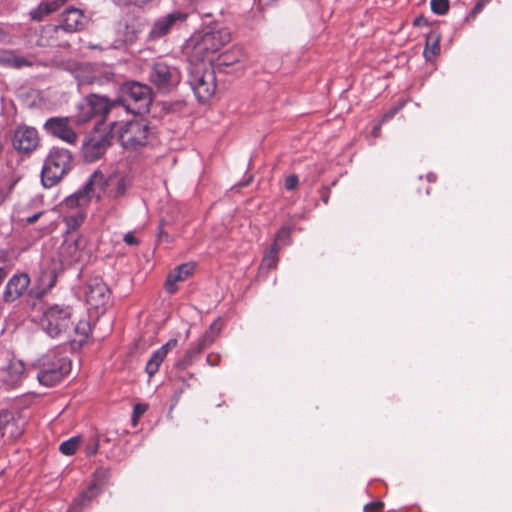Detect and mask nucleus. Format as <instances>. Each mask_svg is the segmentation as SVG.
Listing matches in <instances>:
<instances>
[{"label":"nucleus","instance_id":"14","mask_svg":"<svg viewBox=\"0 0 512 512\" xmlns=\"http://www.w3.org/2000/svg\"><path fill=\"white\" fill-rule=\"evenodd\" d=\"M110 299L108 286L100 278H93L87 284L86 302L91 308H104Z\"/></svg>","mask_w":512,"mask_h":512},{"label":"nucleus","instance_id":"24","mask_svg":"<svg viewBox=\"0 0 512 512\" xmlns=\"http://www.w3.org/2000/svg\"><path fill=\"white\" fill-rule=\"evenodd\" d=\"M69 69L80 85L93 84L99 80L94 74L93 65L89 63H73Z\"/></svg>","mask_w":512,"mask_h":512},{"label":"nucleus","instance_id":"11","mask_svg":"<svg viewBox=\"0 0 512 512\" xmlns=\"http://www.w3.org/2000/svg\"><path fill=\"white\" fill-rule=\"evenodd\" d=\"M24 370L21 360L10 358L8 352L0 350V382L15 386L21 381Z\"/></svg>","mask_w":512,"mask_h":512},{"label":"nucleus","instance_id":"47","mask_svg":"<svg viewBox=\"0 0 512 512\" xmlns=\"http://www.w3.org/2000/svg\"><path fill=\"white\" fill-rule=\"evenodd\" d=\"M399 108H394L391 111L385 113L382 117L381 123L387 122L388 120L392 119L394 115L398 112Z\"/></svg>","mask_w":512,"mask_h":512},{"label":"nucleus","instance_id":"45","mask_svg":"<svg viewBox=\"0 0 512 512\" xmlns=\"http://www.w3.org/2000/svg\"><path fill=\"white\" fill-rule=\"evenodd\" d=\"M124 242L128 245H136L138 244V240L132 233H126L123 238Z\"/></svg>","mask_w":512,"mask_h":512},{"label":"nucleus","instance_id":"3","mask_svg":"<svg viewBox=\"0 0 512 512\" xmlns=\"http://www.w3.org/2000/svg\"><path fill=\"white\" fill-rule=\"evenodd\" d=\"M188 83L199 102L208 101L216 90L215 72L210 63L189 58Z\"/></svg>","mask_w":512,"mask_h":512},{"label":"nucleus","instance_id":"21","mask_svg":"<svg viewBox=\"0 0 512 512\" xmlns=\"http://www.w3.org/2000/svg\"><path fill=\"white\" fill-rule=\"evenodd\" d=\"M86 99L92 104V112L99 120H103L110 111L121 107L120 101H110L107 97L97 94H90Z\"/></svg>","mask_w":512,"mask_h":512},{"label":"nucleus","instance_id":"20","mask_svg":"<svg viewBox=\"0 0 512 512\" xmlns=\"http://www.w3.org/2000/svg\"><path fill=\"white\" fill-rule=\"evenodd\" d=\"M177 344H178V339L171 338L164 345H162L159 349H157L156 351H154L152 353V355H151L150 359L148 360L146 367H145V371L150 377H152L153 375H155L158 372L160 365L166 358L167 354L172 349H174L177 346Z\"/></svg>","mask_w":512,"mask_h":512},{"label":"nucleus","instance_id":"9","mask_svg":"<svg viewBox=\"0 0 512 512\" xmlns=\"http://www.w3.org/2000/svg\"><path fill=\"white\" fill-rule=\"evenodd\" d=\"M96 190H103V173L95 171L82 189L68 196L63 204V211L86 210Z\"/></svg>","mask_w":512,"mask_h":512},{"label":"nucleus","instance_id":"15","mask_svg":"<svg viewBox=\"0 0 512 512\" xmlns=\"http://www.w3.org/2000/svg\"><path fill=\"white\" fill-rule=\"evenodd\" d=\"M88 18L82 10L70 7L66 9L60 19V24L54 27V30L58 32L63 30L65 32H76L81 30L87 23Z\"/></svg>","mask_w":512,"mask_h":512},{"label":"nucleus","instance_id":"32","mask_svg":"<svg viewBox=\"0 0 512 512\" xmlns=\"http://www.w3.org/2000/svg\"><path fill=\"white\" fill-rule=\"evenodd\" d=\"M56 278L57 275L54 269H45L39 276V286L43 289V291H47L55 285Z\"/></svg>","mask_w":512,"mask_h":512},{"label":"nucleus","instance_id":"37","mask_svg":"<svg viewBox=\"0 0 512 512\" xmlns=\"http://www.w3.org/2000/svg\"><path fill=\"white\" fill-rule=\"evenodd\" d=\"M10 423H13L14 425L13 426H10L8 429H6L5 427H3L2 429V432L0 433V435H4V434H9V436L11 438H17L18 436L21 435L22 433V429L18 427L17 423L15 422L14 418L12 417V420L10 421ZM4 426H6L4 424Z\"/></svg>","mask_w":512,"mask_h":512},{"label":"nucleus","instance_id":"48","mask_svg":"<svg viewBox=\"0 0 512 512\" xmlns=\"http://www.w3.org/2000/svg\"><path fill=\"white\" fill-rule=\"evenodd\" d=\"M41 214H42L41 212L33 214V215L27 217L26 220H27L28 223H34V222H36L39 219Z\"/></svg>","mask_w":512,"mask_h":512},{"label":"nucleus","instance_id":"6","mask_svg":"<svg viewBox=\"0 0 512 512\" xmlns=\"http://www.w3.org/2000/svg\"><path fill=\"white\" fill-rule=\"evenodd\" d=\"M71 370L67 357L50 352L39 360L37 379L40 384L51 387L58 384Z\"/></svg>","mask_w":512,"mask_h":512},{"label":"nucleus","instance_id":"5","mask_svg":"<svg viewBox=\"0 0 512 512\" xmlns=\"http://www.w3.org/2000/svg\"><path fill=\"white\" fill-rule=\"evenodd\" d=\"M148 77L160 92L167 93L178 86L182 75L175 60L158 58L151 65Z\"/></svg>","mask_w":512,"mask_h":512},{"label":"nucleus","instance_id":"51","mask_svg":"<svg viewBox=\"0 0 512 512\" xmlns=\"http://www.w3.org/2000/svg\"><path fill=\"white\" fill-rule=\"evenodd\" d=\"M382 123L376 125L373 130H372V134L374 137H378L379 134H380V126H381Z\"/></svg>","mask_w":512,"mask_h":512},{"label":"nucleus","instance_id":"16","mask_svg":"<svg viewBox=\"0 0 512 512\" xmlns=\"http://www.w3.org/2000/svg\"><path fill=\"white\" fill-rule=\"evenodd\" d=\"M44 127L48 133L62 139L67 143L72 144L77 139V134L70 126V120L68 118H50L46 121Z\"/></svg>","mask_w":512,"mask_h":512},{"label":"nucleus","instance_id":"26","mask_svg":"<svg viewBox=\"0 0 512 512\" xmlns=\"http://www.w3.org/2000/svg\"><path fill=\"white\" fill-rule=\"evenodd\" d=\"M66 0L42 1L35 9L30 11V16L35 21H42L44 17L58 10Z\"/></svg>","mask_w":512,"mask_h":512},{"label":"nucleus","instance_id":"39","mask_svg":"<svg viewBox=\"0 0 512 512\" xmlns=\"http://www.w3.org/2000/svg\"><path fill=\"white\" fill-rule=\"evenodd\" d=\"M11 37V26L9 24L0 23V44L8 43Z\"/></svg>","mask_w":512,"mask_h":512},{"label":"nucleus","instance_id":"13","mask_svg":"<svg viewBox=\"0 0 512 512\" xmlns=\"http://www.w3.org/2000/svg\"><path fill=\"white\" fill-rule=\"evenodd\" d=\"M187 14L180 10L172 11L171 13L157 19L151 30L149 31V38L151 40L159 39L167 35L171 29L177 24L185 22Z\"/></svg>","mask_w":512,"mask_h":512},{"label":"nucleus","instance_id":"1","mask_svg":"<svg viewBox=\"0 0 512 512\" xmlns=\"http://www.w3.org/2000/svg\"><path fill=\"white\" fill-rule=\"evenodd\" d=\"M231 39V33L227 28H208L202 32L194 33L186 43L190 59L213 61L212 55L218 52Z\"/></svg>","mask_w":512,"mask_h":512},{"label":"nucleus","instance_id":"2","mask_svg":"<svg viewBox=\"0 0 512 512\" xmlns=\"http://www.w3.org/2000/svg\"><path fill=\"white\" fill-rule=\"evenodd\" d=\"M110 133L117 136L121 146L129 150H137L153 144L156 139L155 127L145 119H135L128 122H113Z\"/></svg>","mask_w":512,"mask_h":512},{"label":"nucleus","instance_id":"53","mask_svg":"<svg viewBox=\"0 0 512 512\" xmlns=\"http://www.w3.org/2000/svg\"><path fill=\"white\" fill-rule=\"evenodd\" d=\"M323 201H324L325 203H327L328 198H327V197H324Z\"/></svg>","mask_w":512,"mask_h":512},{"label":"nucleus","instance_id":"10","mask_svg":"<svg viewBox=\"0 0 512 512\" xmlns=\"http://www.w3.org/2000/svg\"><path fill=\"white\" fill-rule=\"evenodd\" d=\"M87 241L81 235L70 234L66 237L59 250L60 261L63 266L85 264L90 259Z\"/></svg>","mask_w":512,"mask_h":512},{"label":"nucleus","instance_id":"19","mask_svg":"<svg viewBox=\"0 0 512 512\" xmlns=\"http://www.w3.org/2000/svg\"><path fill=\"white\" fill-rule=\"evenodd\" d=\"M30 278L25 273L13 275L6 284L3 298L6 302H13L20 298L28 289Z\"/></svg>","mask_w":512,"mask_h":512},{"label":"nucleus","instance_id":"31","mask_svg":"<svg viewBox=\"0 0 512 512\" xmlns=\"http://www.w3.org/2000/svg\"><path fill=\"white\" fill-rule=\"evenodd\" d=\"M90 332V327L87 322H78L71 328V337L69 338L72 342L82 343L86 340Z\"/></svg>","mask_w":512,"mask_h":512},{"label":"nucleus","instance_id":"23","mask_svg":"<svg viewBox=\"0 0 512 512\" xmlns=\"http://www.w3.org/2000/svg\"><path fill=\"white\" fill-rule=\"evenodd\" d=\"M193 263H184L171 271L165 282V289L169 293H174L177 290L176 283L186 280L194 271Z\"/></svg>","mask_w":512,"mask_h":512},{"label":"nucleus","instance_id":"34","mask_svg":"<svg viewBox=\"0 0 512 512\" xmlns=\"http://www.w3.org/2000/svg\"><path fill=\"white\" fill-rule=\"evenodd\" d=\"M241 58V51L237 49L236 51L229 53L225 52L218 56L217 58V66H230L234 63H237L240 61Z\"/></svg>","mask_w":512,"mask_h":512},{"label":"nucleus","instance_id":"52","mask_svg":"<svg viewBox=\"0 0 512 512\" xmlns=\"http://www.w3.org/2000/svg\"><path fill=\"white\" fill-rule=\"evenodd\" d=\"M427 180L430 181V182L435 181L436 180V175L433 174V173H429L427 175Z\"/></svg>","mask_w":512,"mask_h":512},{"label":"nucleus","instance_id":"40","mask_svg":"<svg viewBox=\"0 0 512 512\" xmlns=\"http://www.w3.org/2000/svg\"><path fill=\"white\" fill-rule=\"evenodd\" d=\"M146 410H147V405H145V404H136L134 406L133 417H132V421H133L134 425L138 421V418L141 415H143L146 412Z\"/></svg>","mask_w":512,"mask_h":512},{"label":"nucleus","instance_id":"29","mask_svg":"<svg viewBox=\"0 0 512 512\" xmlns=\"http://www.w3.org/2000/svg\"><path fill=\"white\" fill-rule=\"evenodd\" d=\"M92 104L88 103L87 99L84 98L77 105V112L74 116L75 122L78 124H84L94 118L95 115L92 112L91 106Z\"/></svg>","mask_w":512,"mask_h":512},{"label":"nucleus","instance_id":"22","mask_svg":"<svg viewBox=\"0 0 512 512\" xmlns=\"http://www.w3.org/2000/svg\"><path fill=\"white\" fill-rule=\"evenodd\" d=\"M107 479L106 472L97 471L89 487L75 500L76 506H83L94 499L103 489Z\"/></svg>","mask_w":512,"mask_h":512},{"label":"nucleus","instance_id":"12","mask_svg":"<svg viewBox=\"0 0 512 512\" xmlns=\"http://www.w3.org/2000/svg\"><path fill=\"white\" fill-rule=\"evenodd\" d=\"M112 134H94L82 145L83 158L87 162H94L101 158L107 147L111 144Z\"/></svg>","mask_w":512,"mask_h":512},{"label":"nucleus","instance_id":"38","mask_svg":"<svg viewBox=\"0 0 512 512\" xmlns=\"http://www.w3.org/2000/svg\"><path fill=\"white\" fill-rule=\"evenodd\" d=\"M12 420V413L7 410L0 411V433L2 432V429L4 427V424L6 425L5 428L8 429L10 426H13V423H10Z\"/></svg>","mask_w":512,"mask_h":512},{"label":"nucleus","instance_id":"46","mask_svg":"<svg viewBox=\"0 0 512 512\" xmlns=\"http://www.w3.org/2000/svg\"><path fill=\"white\" fill-rule=\"evenodd\" d=\"M219 360H220L219 355H213V354H209V355L207 356V358H206V361H207V363H208L210 366H216V365H218Z\"/></svg>","mask_w":512,"mask_h":512},{"label":"nucleus","instance_id":"35","mask_svg":"<svg viewBox=\"0 0 512 512\" xmlns=\"http://www.w3.org/2000/svg\"><path fill=\"white\" fill-rule=\"evenodd\" d=\"M80 442H81L80 437H72V438L64 441L63 443H61L59 450L64 455H67V456L73 455L76 452L77 448L79 447Z\"/></svg>","mask_w":512,"mask_h":512},{"label":"nucleus","instance_id":"43","mask_svg":"<svg viewBox=\"0 0 512 512\" xmlns=\"http://www.w3.org/2000/svg\"><path fill=\"white\" fill-rule=\"evenodd\" d=\"M298 177L296 175H290L285 179V187L288 190H292L298 185Z\"/></svg>","mask_w":512,"mask_h":512},{"label":"nucleus","instance_id":"8","mask_svg":"<svg viewBox=\"0 0 512 512\" xmlns=\"http://www.w3.org/2000/svg\"><path fill=\"white\" fill-rule=\"evenodd\" d=\"M121 106L134 114L145 113L152 102L151 88L140 82H127L122 86Z\"/></svg>","mask_w":512,"mask_h":512},{"label":"nucleus","instance_id":"18","mask_svg":"<svg viewBox=\"0 0 512 512\" xmlns=\"http://www.w3.org/2000/svg\"><path fill=\"white\" fill-rule=\"evenodd\" d=\"M131 183V178L124 173H113L107 179L103 176V188L107 187L108 196L112 199H119L124 196Z\"/></svg>","mask_w":512,"mask_h":512},{"label":"nucleus","instance_id":"30","mask_svg":"<svg viewBox=\"0 0 512 512\" xmlns=\"http://www.w3.org/2000/svg\"><path fill=\"white\" fill-rule=\"evenodd\" d=\"M280 249L277 247V244H271V246L267 249L264 254L261 263V269H272L277 266L278 263V253Z\"/></svg>","mask_w":512,"mask_h":512},{"label":"nucleus","instance_id":"17","mask_svg":"<svg viewBox=\"0 0 512 512\" xmlns=\"http://www.w3.org/2000/svg\"><path fill=\"white\" fill-rule=\"evenodd\" d=\"M39 144L38 132L29 126H20L14 132L13 145L15 149L23 152L34 150Z\"/></svg>","mask_w":512,"mask_h":512},{"label":"nucleus","instance_id":"44","mask_svg":"<svg viewBox=\"0 0 512 512\" xmlns=\"http://www.w3.org/2000/svg\"><path fill=\"white\" fill-rule=\"evenodd\" d=\"M220 329H221V323L219 320H216L211 324L209 331H207L206 333H210L211 335L214 336V339H215L216 336L219 334Z\"/></svg>","mask_w":512,"mask_h":512},{"label":"nucleus","instance_id":"27","mask_svg":"<svg viewBox=\"0 0 512 512\" xmlns=\"http://www.w3.org/2000/svg\"><path fill=\"white\" fill-rule=\"evenodd\" d=\"M0 65L19 69L31 66L32 62L24 56L17 55L12 50H0Z\"/></svg>","mask_w":512,"mask_h":512},{"label":"nucleus","instance_id":"36","mask_svg":"<svg viewBox=\"0 0 512 512\" xmlns=\"http://www.w3.org/2000/svg\"><path fill=\"white\" fill-rule=\"evenodd\" d=\"M431 10L438 15H444L449 9L448 0H431Z\"/></svg>","mask_w":512,"mask_h":512},{"label":"nucleus","instance_id":"7","mask_svg":"<svg viewBox=\"0 0 512 512\" xmlns=\"http://www.w3.org/2000/svg\"><path fill=\"white\" fill-rule=\"evenodd\" d=\"M72 155L64 148H53L42 169V183L45 187L57 184L71 168Z\"/></svg>","mask_w":512,"mask_h":512},{"label":"nucleus","instance_id":"25","mask_svg":"<svg viewBox=\"0 0 512 512\" xmlns=\"http://www.w3.org/2000/svg\"><path fill=\"white\" fill-rule=\"evenodd\" d=\"M214 342V336L211 335L210 333H205L200 339L199 341L197 342V344H195L194 346H192L191 348H189L182 361H181V365L182 366H188L190 365L193 360L206 348L208 347L209 345H211L212 343Z\"/></svg>","mask_w":512,"mask_h":512},{"label":"nucleus","instance_id":"33","mask_svg":"<svg viewBox=\"0 0 512 512\" xmlns=\"http://www.w3.org/2000/svg\"><path fill=\"white\" fill-rule=\"evenodd\" d=\"M292 229L293 227L291 224L284 225L276 234L274 242L272 244H277V247H279V249H281L283 246L289 245Z\"/></svg>","mask_w":512,"mask_h":512},{"label":"nucleus","instance_id":"41","mask_svg":"<svg viewBox=\"0 0 512 512\" xmlns=\"http://www.w3.org/2000/svg\"><path fill=\"white\" fill-rule=\"evenodd\" d=\"M438 51H439V39L437 38L435 40V42L432 44L431 48L428 47V44L426 45L425 50H424V56L427 59H429L430 58V55H429L430 53L432 55H435V54L438 53Z\"/></svg>","mask_w":512,"mask_h":512},{"label":"nucleus","instance_id":"50","mask_svg":"<svg viewBox=\"0 0 512 512\" xmlns=\"http://www.w3.org/2000/svg\"><path fill=\"white\" fill-rule=\"evenodd\" d=\"M490 0H480V2H478L474 8L475 11H479L483 5H485L487 2H489Z\"/></svg>","mask_w":512,"mask_h":512},{"label":"nucleus","instance_id":"49","mask_svg":"<svg viewBox=\"0 0 512 512\" xmlns=\"http://www.w3.org/2000/svg\"><path fill=\"white\" fill-rule=\"evenodd\" d=\"M117 5H128L135 2L136 0H112Z\"/></svg>","mask_w":512,"mask_h":512},{"label":"nucleus","instance_id":"4","mask_svg":"<svg viewBox=\"0 0 512 512\" xmlns=\"http://www.w3.org/2000/svg\"><path fill=\"white\" fill-rule=\"evenodd\" d=\"M72 309L66 305H51L43 312L41 326L52 338L71 337Z\"/></svg>","mask_w":512,"mask_h":512},{"label":"nucleus","instance_id":"42","mask_svg":"<svg viewBox=\"0 0 512 512\" xmlns=\"http://www.w3.org/2000/svg\"><path fill=\"white\" fill-rule=\"evenodd\" d=\"M383 508V503L380 501L371 502L364 506L365 512H380Z\"/></svg>","mask_w":512,"mask_h":512},{"label":"nucleus","instance_id":"28","mask_svg":"<svg viewBox=\"0 0 512 512\" xmlns=\"http://www.w3.org/2000/svg\"><path fill=\"white\" fill-rule=\"evenodd\" d=\"M85 217L86 210L78 209L75 211H65L63 219L67 226L68 232L78 229L82 225Z\"/></svg>","mask_w":512,"mask_h":512}]
</instances>
